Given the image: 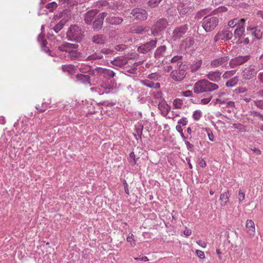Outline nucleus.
<instances>
[{"instance_id": "obj_1", "label": "nucleus", "mask_w": 263, "mask_h": 263, "mask_svg": "<svg viewBox=\"0 0 263 263\" xmlns=\"http://www.w3.org/2000/svg\"><path fill=\"white\" fill-rule=\"evenodd\" d=\"M218 88L219 87L216 84L203 79L195 83L193 87V90L194 93L196 94L202 92L206 93V97L202 99L200 101L201 104L205 105L208 104L212 98L211 92L218 89Z\"/></svg>"}, {"instance_id": "obj_2", "label": "nucleus", "mask_w": 263, "mask_h": 263, "mask_svg": "<svg viewBox=\"0 0 263 263\" xmlns=\"http://www.w3.org/2000/svg\"><path fill=\"white\" fill-rule=\"evenodd\" d=\"M83 33L80 27L77 25H72L67 32V38L68 40L79 42L83 36Z\"/></svg>"}, {"instance_id": "obj_3", "label": "nucleus", "mask_w": 263, "mask_h": 263, "mask_svg": "<svg viewBox=\"0 0 263 263\" xmlns=\"http://www.w3.org/2000/svg\"><path fill=\"white\" fill-rule=\"evenodd\" d=\"M90 74L94 76L95 80H97V82L100 77H103L107 79L113 78L115 76V73L111 70L103 68L101 67H97L92 69L90 72Z\"/></svg>"}, {"instance_id": "obj_4", "label": "nucleus", "mask_w": 263, "mask_h": 263, "mask_svg": "<svg viewBox=\"0 0 263 263\" xmlns=\"http://www.w3.org/2000/svg\"><path fill=\"white\" fill-rule=\"evenodd\" d=\"M219 23V18L212 15H208L203 19L202 27L206 32L214 30Z\"/></svg>"}, {"instance_id": "obj_5", "label": "nucleus", "mask_w": 263, "mask_h": 263, "mask_svg": "<svg viewBox=\"0 0 263 263\" xmlns=\"http://www.w3.org/2000/svg\"><path fill=\"white\" fill-rule=\"evenodd\" d=\"M176 68L177 69L173 70L170 76L175 81L180 82L184 79L186 74V67L185 65H182V63H180L178 65V67Z\"/></svg>"}, {"instance_id": "obj_6", "label": "nucleus", "mask_w": 263, "mask_h": 263, "mask_svg": "<svg viewBox=\"0 0 263 263\" xmlns=\"http://www.w3.org/2000/svg\"><path fill=\"white\" fill-rule=\"evenodd\" d=\"M258 72V70L256 66L250 64L242 69V77L245 80H251L256 77Z\"/></svg>"}, {"instance_id": "obj_7", "label": "nucleus", "mask_w": 263, "mask_h": 263, "mask_svg": "<svg viewBox=\"0 0 263 263\" xmlns=\"http://www.w3.org/2000/svg\"><path fill=\"white\" fill-rule=\"evenodd\" d=\"M189 29V26L187 24L182 25L176 27L172 33V39L173 41L180 40L184 37Z\"/></svg>"}, {"instance_id": "obj_8", "label": "nucleus", "mask_w": 263, "mask_h": 263, "mask_svg": "<svg viewBox=\"0 0 263 263\" xmlns=\"http://www.w3.org/2000/svg\"><path fill=\"white\" fill-rule=\"evenodd\" d=\"M233 34L229 28H224L218 32L214 37L215 42H218L220 40L226 41L231 40L233 37Z\"/></svg>"}, {"instance_id": "obj_9", "label": "nucleus", "mask_w": 263, "mask_h": 263, "mask_svg": "<svg viewBox=\"0 0 263 263\" xmlns=\"http://www.w3.org/2000/svg\"><path fill=\"white\" fill-rule=\"evenodd\" d=\"M229 60L230 58L228 56H224L214 59L211 61L210 65L212 68H216L220 66L222 68H227L228 67V64Z\"/></svg>"}, {"instance_id": "obj_10", "label": "nucleus", "mask_w": 263, "mask_h": 263, "mask_svg": "<svg viewBox=\"0 0 263 263\" xmlns=\"http://www.w3.org/2000/svg\"><path fill=\"white\" fill-rule=\"evenodd\" d=\"M251 58L250 55H246L245 56L239 55L232 59L229 62L230 67L234 68L237 66L241 65L248 62Z\"/></svg>"}, {"instance_id": "obj_11", "label": "nucleus", "mask_w": 263, "mask_h": 263, "mask_svg": "<svg viewBox=\"0 0 263 263\" xmlns=\"http://www.w3.org/2000/svg\"><path fill=\"white\" fill-rule=\"evenodd\" d=\"M157 40L156 39L150 41L144 44L141 45L137 49L140 53L145 54L150 51L156 47Z\"/></svg>"}, {"instance_id": "obj_12", "label": "nucleus", "mask_w": 263, "mask_h": 263, "mask_svg": "<svg viewBox=\"0 0 263 263\" xmlns=\"http://www.w3.org/2000/svg\"><path fill=\"white\" fill-rule=\"evenodd\" d=\"M167 25V22L166 19L161 18L158 20L152 28V33L155 36L158 34L159 31L164 30Z\"/></svg>"}, {"instance_id": "obj_13", "label": "nucleus", "mask_w": 263, "mask_h": 263, "mask_svg": "<svg viewBox=\"0 0 263 263\" xmlns=\"http://www.w3.org/2000/svg\"><path fill=\"white\" fill-rule=\"evenodd\" d=\"M107 15V13L106 12H102L98 15L97 17L91 24L94 30L99 31L102 28L104 19Z\"/></svg>"}, {"instance_id": "obj_14", "label": "nucleus", "mask_w": 263, "mask_h": 263, "mask_svg": "<svg viewBox=\"0 0 263 263\" xmlns=\"http://www.w3.org/2000/svg\"><path fill=\"white\" fill-rule=\"evenodd\" d=\"M116 84H114V83L110 84L108 82H103L100 85L98 93L100 95H101L104 93H110L116 88Z\"/></svg>"}, {"instance_id": "obj_15", "label": "nucleus", "mask_w": 263, "mask_h": 263, "mask_svg": "<svg viewBox=\"0 0 263 263\" xmlns=\"http://www.w3.org/2000/svg\"><path fill=\"white\" fill-rule=\"evenodd\" d=\"M131 14L137 20L144 21L147 18V13L145 9L142 8H135L132 10Z\"/></svg>"}, {"instance_id": "obj_16", "label": "nucleus", "mask_w": 263, "mask_h": 263, "mask_svg": "<svg viewBox=\"0 0 263 263\" xmlns=\"http://www.w3.org/2000/svg\"><path fill=\"white\" fill-rule=\"evenodd\" d=\"M79 47V45L78 44H73L65 42L61 45L59 46L58 47L59 50L61 51H65L69 54L70 52H71L72 50H74L75 49H77Z\"/></svg>"}, {"instance_id": "obj_17", "label": "nucleus", "mask_w": 263, "mask_h": 263, "mask_svg": "<svg viewBox=\"0 0 263 263\" xmlns=\"http://www.w3.org/2000/svg\"><path fill=\"white\" fill-rule=\"evenodd\" d=\"M247 30L249 32V34L252 35L255 39H260L262 35V31L261 27L248 26Z\"/></svg>"}, {"instance_id": "obj_18", "label": "nucleus", "mask_w": 263, "mask_h": 263, "mask_svg": "<svg viewBox=\"0 0 263 263\" xmlns=\"http://www.w3.org/2000/svg\"><path fill=\"white\" fill-rule=\"evenodd\" d=\"M93 76L91 74H77L76 76V81L84 85H92L90 81V77Z\"/></svg>"}, {"instance_id": "obj_19", "label": "nucleus", "mask_w": 263, "mask_h": 263, "mask_svg": "<svg viewBox=\"0 0 263 263\" xmlns=\"http://www.w3.org/2000/svg\"><path fill=\"white\" fill-rule=\"evenodd\" d=\"M98 13V11L96 9H92L87 11L84 14V22L87 25H91L95 16Z\"/></svg>"}, {"instance_id": "obj_20", "label": "nucleus", "mask_w": 263, "mask_h": 263, "mask_svg": "<svg viewBox=\"0 0 263 263\" xmlns=\"http://www.w3.org/2000/svg\"><path fill=\"white\" fill-rule=\"evenodd\" d=\"M221 72H220L219 70H217L215 71H212L209 72L206 75V77L207 79H209L212 81L218 82L221 80Z\"/></svg>"}, {"instance_id": "obj_21", "label": "nucleus", "mask_w": 263, "mask_h": 263, "mask_svg": "<svg viewBox=\"0 0 263 263\" xmlns=\"http://www.w3.org/2000/svg\"><path fill=\"white\" fill-rule=\"evenodd\" d=\"M128 62L127 58L123 56L118 57L111 61V63L117 67H122Z\"/></svg>"}, {"instance_id": "obj_22", "label": "nucleus", "mask_w": 263, "mask_h": 263, "mask_svg": "<svg viewBox=\"0 0 263 263\" xmlns=\"http://www.w3.org/2000/svg\"><path fill=\"white\" fill-rule=\"evenodd\" d=\"M247 232L250 237L254 236L255 233V224L254 222L250 219H248L246 223Z\"/></svg>"}, {"instance_id": "obj_23", "label": "nucleus", "mask_w": 263, "mask_h": 263, "mask_svg": "<svg viewBox=\"0 0 263 263\" xmlns=\"http://www.w3.org/2000/svg\"><path fill=\"white\" fill-rule=\"evenodd\" d=\"M107 41L106 36L104 34H98L92 37V42L96 44L103 45Z\"/></svg>"}, {"instance_id": "obj_24", "label": "nucleus", "mask_w": 263, "mask_h": 263, "mask_svg": "<svg viewBox=\"0 0 263 263\" xmlns=\"http://www.w3.org/2000/svg\"><path fill=\"white\" fill-rule=\"evenodd\" d=\"M166 47L165 45L159 46L154 53V57L157 59H160L165 56L166 51Z\"/></svg>"}, {"instance_id": "obj_25", "label": "nucleus", "mask_w": 263, "mask_h": 263, "mask_svg": "<svg viewBox=\"0 0 263 263\" xmlns=\"http://www.w3.org/2000/svg\"><path fill=\"white\" fill-rule=\"evenodd\" d=\"M158 108L161 111L162 114L164 116L168 115L171 109V106L165 101L160 102L158 104Z\"/></svg>"}, {"instance_id": "obj_26", "label": "nucleus", "mask_w": 263, "mask_h": 263, "mask_svg": "<svg viewBox=\"0 0 263 263\" xmlns=\"http://www.w3.org/2000/svg\"><path fill=\"white\" fill-rule=\"evenodd\" d=\"M191 9V7L187 4L180 3L177 6V10L181 16L186 14Z\"/></svg>"}, {"instance_id": "obj_27", "label": "nucleus", "mask_w": 263, "mask_h": 263, "mask_svg": "<svg viewBox=\"0 0 263 263\" xmlns=\"http://www.w3.org/2000/svg\"><path fill=\"white\" fill-rule=\"evenodd\" d=\"M141 83L143 85L151 88L158 89L160 87L159 83H155L153 81L149 79L143 80L141 81Z\"/></svg>"}, {"instance_id": "obj_28", "label": "nucleus", "mask_w": 263, "mask_h": 263, "mask_svg": "<svg viewBox=\"0 0 263 263\" xmlns=\"http://www.w3.org/2000/svg\"><path fill=\"white\" fill-rule=\"evenodd\" d=\"M231 193L229 191L225 192L221 194L220 196V205L221 206H225L228 203Z\"/></svg>"}, {"instance_id": "obj_29", "label": "nucleus", "mask_w": 263, "mask_h": 263, "mask_svg": "<svg viewBox=\"0 0 263 263\" xmlns=\"http://www.w3.org/2000/svg\"><path fill=\"white\" fill-rule=\"evenodd\" d=\"M106 22L111 25H119L123 22V19L120 17L109 16L107 17Z\"/></svg>"}, {"instance_id": "obj_30", "label": "nucleus", "mask_w": 263, "mask_h": 263, "mask_svg": "<svg viewBox=\"0 0 263 263\" xmlns=\"http://www.w3.org/2000/svg\"><path fill=\"white\" fill-rule=\"evenodd\" d=\"M147 31L146 27L143 26H135L130 28V32L138 34H142Z\"/></svg>"}, {"instance_id": "obj_31", "label": "nucleus", "mask_w": 263, "mask_h": 263, "mask_svg": "<svg viewBox=\"0 0 263 263\" xmlns=\"http://www.w3.org/2000/svg\"><path fill=\"white\" fill-rule=\"evenodd\" d=\"M37 40L38 42L41 44L42 49L43 51L47 53L50 52V50L49 49H47V47H46L47 42L43 34H40L37 37Z\"/></svg>"}, {"instance_id": "obj_32", "label": "nucleus", "mask_w": 263, "mask_h": 263, "mask_svg": "<svg viewBox=\"0 0 263 263\" xmlns=\"http://www.w3.org/2000/svg\"><path fill=\"white\" fill-rule=\"evenodd\" d=\"M103 58V55H101L100 52H96L87 57L85 61H91V62H95L96 60L102 59Z\"/></svg>"}, {"instance_id": "obj_33", "label": "nucleus", "mask_w": 263, "mask_h": 263, "mask_svg": "<svg viewBox=\"0 0 263 263\" xmlns=\"http://www.w3.org/2000/svg\"><path fill=\"white\" fill-rule=\"evenodd\" d=\"M82 53L78 51L77 49L72 50L68 54V57L71 60H79L82 57Z\"/></svg>"}, {"instance_id": "obj_34", "label": "nucleus", "mask_w": 263, "mask_h": 263, "mask_svg": "<svg viewBox=\"0 0 263 263\" xmlns=\"http://www.w3.org/2000/svg\"><path fill=\"white\" fill-rule=\"evenodd\" d=\"M239 81V78L237 76L234 77L226 83V86L227 87H232L237 85Z\"/></svg>"}, {"instance_id": "obj_35", "label": "nucleus", "mask_w": 263, "mask_h": 263, "mask_svg": "<svg viewBox=\"0 0 263 263\" xmlns=\"http://www.w3.org/2000/svg\"><path fill=\"white\" fill-rule=\"evenodd\" d=\"M75 67L72 65H63L62 69L64 72H67L71 74L75 72Z\"/></svg>"}, {"instance_id": "obj_36", "label": "nucleus", "mask_w": 263, "mask_h": 263, "mask_svg": "<svg viewBox=\"0 0 263 263\" xmlns=\"http://www.w3.org/2000/svg\"><path fill=\"white\" fill-rule=\"evenodd\" d=\"M202 61L201 60H198L194 62V63L191 66V70L192 72H195L197 71L201 67Z\"/></svg>"}, {"instance_id": "obj_37", "label": "nucleus", "mask_w": 263, "mask_h": 263, "mask_svg": "<svg viewBox=\"0 0 263 263\" xmlns=\"http://www.w3.org/2000/svg\"><path fill=\"white\" fill-rule=\"evenodd\" d=\"M245 32V29L236 28L234 32V36L236 39H238L237 42H238L240 40V37L243 35Z\"/></svg>"}, {"instance_id": "obj_38", "label": "nucleus", "mask_w": 263, "mask_h": 263, "mask_svg": "<svg viewBox=\"0 0 263 263\" xmlns=\"http://www.w3.org/2000/svg\"><path fill=\"white\" fill-rule=\"evenodd\" d=\"M173 105L175 108L181 109L183 106V101L181 99H175L173 102Z\"/></svg>"}, {"instance_id": "obj_39", "label": "nucleus", "mask_w": 263, "mask_h": 263, "mask_svg": "<svg viewBox=\"0 0 263 263\" xmlns=\"http://www.w3.org/2000/svg\"><path fill=\"white\" fill-rule=\"evenodd\" d=\"M79 70L82 73H87L88 72V74H90V72L92 70H91V68L89 66L86 65L85 64H81L79 67Z\"/></svg>"}, {"instance_id": "obj_40", "label": "nucleus", "mask_w": 263, "mask_h": 263, "mask_svg": "<svg viewBox=\"0 0 263 263\" xmlns=\"http://www.w3.org/2000/svg\"><path fill=\"white\" fill-rule=\"evenodd\" d=\"M182 56H174L171 60V63L173 64L176 63V65H175V67H178V65L180 63H182L181 62Z\"/></svg>"}, {"instance_id": "obj_41", "label": "nucleus", "mask_w": 263, "mask_h": 263, "mask_svg": "<svg viewBox=\"0 0 263 263\" xmlns=\"http://www.w3.org/2000/svg\"><path fill=\"white\" fill-rule=\"evenodd\" d=\"M143 126L140 124H138L136 125L135 127V131L136 133L134 134L135 137L137 135L139 136L140 138L142 135V130H143Z\"/></svg>"}, {"instance_id": "obj_42", "label": "nucleus", "mask_w": 263, "mask_h": 263, "mask_svg": "<svg viewBox=\"0 0 263 263\" xmlns=\"http://www.w3.org/2000/svg\"><path fill=\"white\" fill-rule=\"evenodd\" d=\"M236 72V70H231L226 71L222 75L223 79H229L233 76Z\"/></svg>"}, {"instance_id": "obj_43", "label": "nucleus", "mask_w": 263, "mask_h": 263, "mask_svg": "<svg viewBox=\"0 0 263 263\" xmlns=\"http://www.w3.org/2000/svg\"><path fill=\"white\" fill-rule=\"evenodd\" d=\"M148 79L151 81H159L161 76L158 73H153L148 76Z\"/></svg>"}, {"instance_id": "obj_44", "label": "nucleus", "mask_w": 263, "mask_h": 263, "mask_svg": "<svg viewBox=\"0 0 263 263\" xmlns=\"http://www.w3.org/2000/svg\"><path fill=\"white\" fill-rule=\"evenodd\" d=\"M250 115L254 117H257L260 121H263V115L257 111H250Z\"/></svg>"}, {"instance_id": "obj_45", "label": "nucleus", "mask_w": 263, "mask_h": 263, "mask_svg": "<svg viewBox=\"0 0 263 263\" xmlns=\"http://www.w3.org/2000/svg\"><path fill=\"white\" fill-rule=\"evenodd\" d=\"M65 22L64 21H60L58 24H57L54 27L53 29L55 32H59L63 27Z\"/></svg>"}, {"instance_id": "obj_46", "label": "nucleus", "mask_w": 263, "mask_h": 263, "mask_svg": "<svg viewBox=\"0 0 263 263\" xmlns=\"http://www.w3.org/2000/svg\"><path fill=\"white\" fill-rule=\"evenodd\" d=\"M162 0H149L147 4L149 7L151 8H155L157 7Z\"/></svg>"}, {"instance_id": "obj_47", "label": "nucleus", "mask_w": 263, "mask_h": 263, "mask_svg": "<svg viewBox=\"0 0 263 263\" xmlns=\"http://www.w3.org/2000/svg\"><path fill=\"white\" fill-rule=\"evenodd\" d=\"M57 4L54 2H52L47 4L46 8L49 9L50 11H52L57 7Z\"/></svg>"}, {"instance_id": "obj_48", "label": "nucleus", "mask_w": 263, "mask_h": 263, "mask_svg": "<svg viewBox=\"0 0 263 263\" xmlns=\"http://www.w3.org/2000/svg\"><path fill=\"white\" fill-rule=\"evenodd\" d=\"M100 53L101 55H103V54L105 55H108V54H111L114 53V51L113 50H111L109 48H104L102 49L100 51Z\"/></svg>"}, {"instance_id": "obj_49", "label": "nucleus", "mask_w": 263, "mask_h": 263, "mask_svg": "<svg viewBox=\"0 0 263 263\" xmlns=\"http://www.w3.org/2000/svg\"><path fill=\"white\" fill-rule=\"evenodd\" d=\"M201 116V111L200 110H196L194 112L193 114V118L195 120H199Z\"/></svg>"}, {"instance_id": "obj_50", "label": "nucleus", "mask_w": 263, "mask_h": 263, "mask_svg": "<svg viewBox=\"0 0 263 263\" xmlns=\"http://www.w3.org/2000/svg\"><path fill=\"white\" fill-rule=\"evenodd\" d=\"M239 22V19L235 18L230 20L228 23V25L230 27L233 28L235 26H237V24Z\"/></svg>"}, {"instance_id": "obj_51", "label": "nucleus", "mask_w": 263, "mask_h": 263, "mask_svg": "<svg viewBox=\"0 0 263 263\" xmlns=\"http://www.w3.org/2000/svg\"><path fill=\"white\" fill-rule=\"evenodd\" d=\"M219 103L226 104L227 107H230V108H233V107H234V106H235V103L233 101H222L220 100V101H219Z\"/></svg>"}, {"instance_id": "obj_52", "label": "nucleus", "mask_w": 263, "mask_h": 263, "mask_svg": "<svg viewBox=\"0 0 263 263\" xmlns=\"http://www.w3.org/2000/svg\"><path fill=\"white\" fill-rule=\"evenodd\" d=\"M254 103L258 108L263 109V100H256L254 101Z\"/></svg>"}, {"instance_id": "obj_53", "label": "nucleus", "mask_w": 263, "mask_h": 263, "mask_svg": "<svg viewBox=\"0 0 263 263\" xmlns=\"http://www.w3.org/2000/svg\"><path fill=\"white\" fill-rule=\"evenodd\" d=\"M126 46L124 44H119L115 46V49L118 51H122L126 48Z\"/></svg>"}, {"instance_id": "obj_54", "label": "nucleus", "mask_w": 263, "mask_h": 263, "mask_svg": "<svg viewBox=\"0 0 263 263\" xmlns=\"http://www.w3.org/2000/svg\"><path fill=\"white\" fill-rule=\"evenodd\" d=\"M245 22H246V20L243 18L239 19V22L237 25L236 28L245 29L244 25H245Z\"/></svg>"}, {"instance_id": "obj_55", "label": "nucleus", "mask_w": 263, "mask_h": 263, "mask_svg": "<svg viewBox=\"0 0 263 263\" xmlns=\"http://www.w3.org/2000/svg\"><path fill=\"white\" fill-rule=\"evenodd\" d=\"M245 193L242 192L241 190L239 191L238 198L239 202H242V201L245 199Z\"/></svg>"}, {"instance_id": "obj_56", "label": "nucleus", "mask_w": 263, "mask_h": 263, "mask_svg": "<svg viewBox=\"0 0 263 263\" xmlns=\"http://www.w3.org/2000/svg\"><path fill=\"white\" fill-rule=\"evenodd\" d=\"M134 235L133 234H129L127 236L126 240L127 241L130 242L131 245L133 246H135L136 243L135 242V240L133 239Z\"/></svg>"}, {"instance_id": "obj_57", "label": "nucleus", "mask_w": 263, "mask_h": 263, "mask_svg": "<svg viewBox=\"0 0 263 263\" xmlns=\"http://www.w3.org/2000/svg\"><path fill=\"white\" fill-rule=\"evenodd\" d=\"M129 157L131 158V160L130 161V163L133 165H135L136 163V159L135 157V155L134 152H131L129 154Z\"/></svg>"}, {"instance_id": "obj_58", "label": "nucleus", "mask_w": 263, "mask_h": 263, "mask_svg": "<svg viewBox=\"0 0 263 263\" xmlns=\"http://www.w3.org/2000/svg\"><path fill=\"white\" fill-rule=\"evenodd\" d=\"M181 95L185 97H189L193 96V92L191 90H187L181 92Z\"/></svg>"}, {"instance_id": "obj_59", "label": "nucleus", "mask_w": 263, "mask_h": 263, "mask_svg": "<svg viewBox=\"0 0 263 263\" xmlns=\"http://www.w3.org/2000/svg\"><path fill=\"white\" fill-rule=\"evenodd\" d=\"M187 120L186 118H182L178 121V125L185 126L187 124Z\"/></svg>"}, {"instance_id": "obj_60", "label": "nucleus", "mask_w": 263, "mask_h": 263, "mask_svg": "<svg viewBox=\"0 0 263 263\" xmlns=\"http://www.w3.org/2000/svg\"><path fill=\"white\" fill-rule=\"evenodd\" d=\"M196 255L200 258H204L205 257L204 253L203 251L200 250H196Z\"/></svg>"}, {"instance_id": "obj_61", "label": "nucleus", "mask_w": 263, "mask_h": 263, "mask_svg": "<svg viewBox=\"0 0 263 263\" xmlns=\"http://www.w3.org/2000/svg\"><path fill=\"white\" fill-rule=\"evenodd\" d=\"M249 42H250V40L249 39L248 37H245V38H243V41H241V40H239L238 42H237V43L238 44H240V43H244L245 45H247V44H248L249 43Z\"/></svg>"}, {"instance_id": "obj_62", "label": "nucleus", "mask_w": 263, "mask_h": 263, "mask_svg": "<svg viewBox=\"0 0 263 263\" xmlns=\"http://www.w3.org/2000/svg\"><path fill=\"white\" fill-rule=\"evenodd\" d=\"M197 243L203 248H205L206 246V243L201 240H199L197 241Z\"/></svg>"}, {"instance_id": "obj_63", "label": "nucleus", "mask_w": 263, "mask_h": 263, "mask_svg": "<svg viewBox=\"0 0 263 263\" xmlns=\"http://www.w3.org/2000/svg\"><path fill=\"white\" fill-rule=\"evenodd\" d=\"M185 143L188 149L192 150L193 148V145L190 143L188 141H185Z\"/></svg>"}, {"instance_id": "obj_64", "label": "nucleus", "mask_w": 263, "mask_h": 263, "mask_svg": "<svg viewBox=\"0 0 263 263\" xmlns=\"http://www.w3.org/2000/svg\"><path fill=\"white\" fill-rule=\"evenodd\" d=\"M258 78L261 83L263 84V72H261L258 74Z\"/></svg>"}]
</instances>
